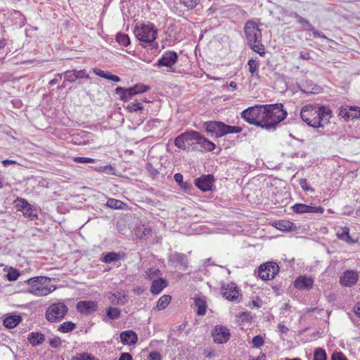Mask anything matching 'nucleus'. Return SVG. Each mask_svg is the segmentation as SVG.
I'll use <instances>...</instances> for the list:
<instances>
[{
  "mask_svg": "<svg viewBox=\"0 0 360 360\" xmlns=\"http://www.w3.org/2000/svg\"><path fill=\"white\" fill-rule=\"evenodd\" d=\"M332 116L331 110L326 106L307 105L300 110L302 120L314 128L323 127Z\"/></svg>",
  "mask_w": 360,
  "mask_h": 360,
  "instance_id": "f257e3e1",
  "label": "nucleus"
},
{
  "mask_svg": "<svg viewBox=\"0 0 360 360\" xmlns=\"http://www.w3.org/2000/svg\"><path fill=\"white\" fill-rule=\"evenodd\" d=\"M248 44L250 49L263 56L265 54L264 46L262 44V31L256 22L249 20L244 27Z\"/></svg>",
  "mask_w": 360,
  "mask_h": 360,
  "instance_id": "f03ea898",
  "label": "nucleus"
},
{
  "mask_svg": "<svg viewBox=\"0 0 360 360\" xmlns=\"http://www.w3.org/2000/svg\"><path fill=\"white\" fill-rule=\"evenodd\" d=\"M51 278L47 276H36L27 280L28 292L37 296H46L53 292L56 287L51 285Z\"/></svg>",
  "mask_w": 360,
  "mask_h": 360,
  "instance_id": "7ed1b4c3",
  "label": "nucleus"
},
{
  "mask_svg": "<svg viewBox=\"0 0 360 360\" xmlns=\"http://www.w3.org/2000/svg\"><path fill=\"white\" fill-rule=\"evenodd\" d=\"M264 108L266 115L264 118L265 129H274L287 116V112L283 110V105L281 103L264 105Z\"/></svg>",
  "mask_w": 360,
  "mask_h": 360,
  "instance_id": "20e7f679",
  "label": "nucleus"
},
{
  "mask_svg": "<svg viewBox=\"0 0 360 360\" xmlns=\"http://www.w3.org/2000/svg\"><path fill=\"white\" fill-rule=\"evenodd\" d=\"M265 113L264 105H259L243 110L241 112V117L251 124L265 128L264 118L266 116Z\"/></svg>",
  "mask_w": 360,
  "mask_h": 360,
  "instance_id": "39448f33",
  "label": "nucleus"
},
{
  "mask_svg": "<svg viewBox=\"0 0 360 360\" xmlns=\"http://www.w3.org/2000/svg\"><path fill=\"white\" fill-rule=\"evenodd\" d=\"M205 126L206 131L217 138L221 137L227 134H238L242 131L240 127L231 126L217 121L205 122Z\"/></svg>",
  "mask_w": 360,
  "mask_h": 360,
  "instance_id": "423d86ee",
  "label": "nucleus"
},
{
  "mask_svg": "<svg viewBox=\"0 0 360 360\" xmlns=\"http://www.w3.org/2000/svg\"><path fill=\"white\" fill-rule=\"evenodd\" d=\"M199 134L195 131L183 133L175 139V146L184 150L198 149L197 144L199 140Z\"/></svg>",
  "mask_w": 360,
  "mask_h": 360,
  "instance_id": "0eeeda50",
  "label": "nucleus"
},
{
  "mask_svg": "<svg viewBox=\"0 0 360 360\" xmlns=\"http://www.w3.org/2000/svg\"><path fill=\"white\" fill-rule=\"evenodd\" d=\"M158 30L151 24H142L134 27V33L136 39L146 44H151L157 37Z\"/></svg>",
  "mask_w": 360,
  "mask_h": 360,
  "instance_id": "6e6552de",
  "label": "nucleus"
},
{
  "mask_svg": "<svg viewBox=\"0 0 360 360\" xmlns=\"http://www.w3.org/2000/svg\"><path fill=\"white\" fill-rule=\"evenodd\" d=\"M68 311L67 305L58 302L51 304L46 310L45 317L51 323L59 322L66 315Z\"/></svg>",
  "mask_w": 360,
  "mask_h": 360,
  "instance_id": "1a4fd4ad",
  "label": "nucleus"
},
{
  "mask_svg": "<svg viewBox=\"0 0 360 360\" xmlns=\"http://www.w3.org/2000/svg\"><path fill=\"white\" fill-rule=\"evenodd\" d=\"M148 89L149 87L148 86L143 84H138L128 89L118 86L115 89V93L120 96L122 101H127L134 96L146 92Z\"/></svg>",
  "mask_w": 360,
  "mask_h": 360,
  "instance_id": "9d476101",
  "label": "nucleus"
},
{
  "mask_svg": "<svg viewBox=\"0 0 360 360\" xmlns=\"http://www.w3.org/2000/svg\"><path fill=\"white\" fill-rule=\"evenodd\" d=\"M279 271L278 265L274 262L261 264L258 269V275L264 281L273 279Z\"/></svg>",
  "mask_w": 360,
  "mask_h": 360,
  "instance_id": "9b49d317",
  "label": "nucleus"
},
{
  "mask_svg": "<svg viewBox=\"0 0 360 360\" xmlns=\"http://www.w3.org/2000/svg\"><path fill=\"white\" fill-rule=\"evenodd\" d=\"M17 202V210L22 212L25 217L30 220L37 219V211L34 206L31 205L26 200L22 198H18Z\"/></svg>",
  "mask_w": 360,
  "mask_h": 360,
  "instance_id": "f8f14e48",
  "label": "nucleus"
},
{
  "mask_svg": "<svg viewBox=\"0 0 360 360\" xmlns=\"http://www.w3.org/2000/svg\"><path fill=\"white\" fill-rule=\"evenodd\" d=\"M213 340L217 344L227 342L231 337L230 330L226 326H216L212 331Z\"/></svg>",
  "mask_w": 360,
  "mask_h": 360,
  "instance_id": "ddd939ff",
  "label": "nucleus"
},
{
  "mask_svg": "<svg viewBox=\"0 0 360 360\" xmlns=\"http://www.w3.org/2000/svg\"><path fill=\"white\" fill-rule=\"evenodd\" d=\"M214 177L212 174L202 175L195 179V185L200 191L207 192L212 191Z\"/></svg>",
  "mask_w": 360,
  "mask_h": 360,
  "instance_id": "4468645a",
  "label": "nucleus"
},
{
  "mask_svg": "<svg viewBox=\"0 0 360 360\" xmlns=\"http://www.w3.org/2000/svg\"><path fill=\"white\" fill-rule=\"evenodd\" d=\"M178 59V55L174 51H166L158 59L156 65L158 67H167L172 69Z\"/></svg>",
  "mask_w": 360,
  "mask_h": 360,
  "instance_id": "2eb2a0df",
  "label": "nucleus"
},
{
  "mask_svg": "<svg viewBox=\"0 0 360 360\" xmlns=\"http://www.w3.org/2000/svg\"><path fill=\"white\" fill-rule=\"evenodd\" d=\"M293 212L296 214H304V213H319L322 214L324 212V208L321 206H311L302 203H296L291 207Z\"/></svg>",
  "mask_w": 360,
  "mask_h": 360,
  "instance_id": "dca6fc26",
  "label": "nucleus"
},
{
  "mask_svg": "<svg viewBox=\"0 0 360 360\" xmlns=\"http://www.w3.org/2000/svg\"><path fill=\"white\" fill-rule=\"evenodd\" d=\"M359 273L354 270L345 271L340 279V283L345 287H352L359 281Z\"/></svg>",
  "mask_w": 360,
  "mask_h": 360,
  "instance_id": "f3484780",
  "label": "nucleus"
},
{
  "mask_svg": "<svg viewBox=\"0 0 360 360\" xmlns=\"http://www.w3.org/2000/svg\"><path fill=\"white\" fill-rule=\"evenodd\" d=\"M223 297L229 301L236 300L238 296L239 290L235 283L231 282L227 284H223L221 288Z\"/></svg>",
  "mask_w": 360,
  "mask_h": 360,
  "instance_id": "a211bd4d",
  "label": "nucleus"
},
{
  "mask_svg": "<svg viewBox=\"0 0 360 360\" xmlns=\"http://www.w3.org/2000/svg\"><path fill=\"white\" fill-rule=\"evenodd\" d=\"M77 310L84 315H89L98 309L97 303L94 301H79L76 305Z\"/></svg>",
  "mask_w": 360,
  "mask_h": 360,
  "instance_id": "6ab92c4d",
  "label": "nucleus"
},
{
  "mask_svg": "<svg viewBox=\"0 0 360 360\" xmlns=\"http://www.w3.org/2000/svg\"><path fill=\"white\" fill-rule=\"evenodd\" d=\"M120 337L122 343L124 345H134L138 341V336L136 333L131 330L122 332Z\"/></svg>",
  "mask_w": 360,
  "mask_h": 360,
  "instance_id": "aec40b11",
  "label": "nucleus"
},
{
  "mask_svg": "<svg viewBox=\"0 0 360 360\" xmlns=\"http://www.w3.org/2000/svg\"><path fill=\"white\" fill-rule=\"evenodd\" d=\"M91 138V133L82 131L79 133L74 134L71 137L70 142L75 145H86L89 142Z\"/></svg>",
  "mask_w": 360,
  "mask_h": 360,
  "instance_id": "412c9836",
  "label": "nucleus"
},
{
  "mask_svg": "<svg viewBox=\"0 0 360 360\" xmlns=\"http://www.w3.org/2000/svg\"><path fill=\"white\" fill-rule=\"evenodd\" d=\"M314 281L310 277L300 276L295 281V287L300 290H309L312 288Z\"/></svg>",
  "mask_w": 360,
  "mask_h": 360,
  "instance_id": "4be33fe9",
  "label": "nucleus"
},
{
  "mask_svg": "<svg viewBox=\"0 0 360 360\" xmlns=\"http://www.w3.org/2000/svg\"><path fill=\"white\" fill-rule=\"evenodd\" d=\"M125 254L124 252H108L105 254H103V257L101 259V261L105 264H110L113 262L120 261L124 259Z\"/></svg>",
  "mask_w": 360,
  "mask_h": 360,
  "instance_id": "5701e85b",
  "label": "nucleus"
},
{
  "mask_svg": "<svg viewBox=\"0 0 360 360\" xmlns=\"http://www.w3.org/2000/svg\"><path fill=\"white\" fill-rule=\"evenodd\" d=\"M169 261L176 263L184 268H187L188 265L187 256L183 253L175 252L169 257Z\"/></svg>",
  "mask_w": 360,
  "mask_h": 360,
  "instance_id": "b1692460",
  "label": "nucleus"
},
{
  "mask_svg": "<svg viewBox=\"0 0 360 360\" xmlns=\"http://www.w3.org/2000/svg\"><path fill=\"white\" fill-rule=\"evenodd\" d=\"M197 147L198 150H205V151H212L213 150L216 146L215 144L205 139L204 136H201L199 134V139H198Z\"/></svg>",
  "mask_w": 360,
  "mask_h": 360,
  "instance_id": "393cba45",
  "label": "nucleus"
},
{
  "mask_svg": "<svg viewBox=\"0 0 360 360\" xmlns=\"http://www.w3.org/2000/svg\"><path fill=\"white\" fill-rule=\"evenodd\" d=\"M167 285V281L163 278H158L154 279L152 281V285L150 286V292L153 295H158L161 292V291L166 288Z\"/></svg>",
  "mask_w": 360,
  "mask_h": 360,
  "instance_id": "a878e982",
  "label": "nucleus"
},
{
  "mask_svg": "<svg viewBox=\"0 0 360 360\" xmlns=\"http://www.w3.org/2000/svg\"><path fill=\"white\" fill-rule=\"evenodd\" d=\"M22 320V319L20 315H9L4 319L3 324L6 328L11 329L16 327Z\"/></svg>",
  "mask_w": 360,
  "mask_h": 360,
  "instance_id": "bb28decb",
  "label": "nucleus"
},
{
  "mask_svg": "<svg viewBox=\"0 0 360 360\" xmlns=\"http://www.w3.org/2000/svg\"><path fill=\"white\" fill-rule=\"evenodd\" d=\"M27 339L32 346H38L44 342L45 336L41 333L32 332L29 334Z\"/></svg>",
  "mask_w": 360,
  "mask_h": 360,
  "instance_id": "cd10ccee",
  "label": "nucleus"
},
{
  "mask_svg": "<svg viewBox=\"0 0 360 360\" xmlns=\"http://www.w3.org/2000/svg\"><path fill=\"white\" fill-rule=\"evenodd\" d=\"M134 234L139 239H146L151 235V229L147 226L141 225L134 230Z\"/></svg>",
  "mask_w": 360,
  "mask_h": 360,
  "instance_id": "c85d7f7f",
  "label": "nucleus"
},
{
  "mask_svg": "<svg viewBox=\"0 0 360 360\" xmlns=\"http://www.w3.org/2000/svg\"><path fill=\"white\" fill-rule=\"evenodd\" d=\"M194 304L198 307L197 314L203 316L206 313L207 304L204 297H198L194 299Z\"/></svg>",
  "mask_w": 360,
  "mask_h": 360,
  "instance_id": "c756f323",
  "label": "nucleus"
},
{
  "mask_svg": "<svg viewBox=\"0 0 360 360\" xmlns=\"http://www.w3.org/2000/svg\"><path fill=\"white\" fill-rule=\"evenodd\" d=\"M293 226V223L288 220H280L275 221V227L283 231H291Z\"/></svg>",
  "mask_w": 360,
  "mask_h": 360,
  "instance_id": "7c9ffc66",
  "label": "nucleus"
},
{
  "mask_svg": "<svg viewBox=\"0 0 360 360\" xmlns=\"http://www.w3.org/2000/svg\"><path fill=\"white\" fill-rule=\"evenodd\" d=\"M337 236L340 240L345 241L347 243L352 244L355 243V240L352 239L349 235V229L345 227L341 231L337 233Z\"/></svg>",
  "mask_w": 360,
  "mask_h": 360,
  "instance_id": "2f4dec72",
  "label": "nucleus"
},
{
  "mask_svg": "<svg viewBox=\"0 0 360 360\" xmlns=\"http://www.w3.org/2000/svg\"><path fill=\"white\" fill-rule=\"evenodd\" d=\"M112 303L114 304L124 305L127 299L122 292H117L112 296Z\"/></svg>",
  "mask_w": 360,
  "mask_h": 360,
  "instance_id": "473e14b6",
  "label": "nucleus"
},
{
  "mask_svg": "<svg viewBox=\"0 0 360 360\" xmlns=\"http://www.w3.org/2000/svg\"><path fill=\"white\" fill-rule=\"evenodd\" d=\"M172 297L168 295H164L160 297L157 302L156 308L160 311L165 309L170 303Z\"/></svg>",
  "mask_w": 360,
  "mask_h": 360,
  "instance_id": "72a5a7b5",
  "label": "nucleus"
},
{
  "mask_svg": "<svg viewBox=\"0 0 360 360\" xmlns=\"http://www.w3.org/2000/svg\"><path fill=\"white\" fill-rule=\"evenodd\" d=\"M2 164L4 167H8L11 165H18L19 166L24 167L26 168L29 167V162L27 161L26 159H21L20 162H18L12 159H4L2 161Z\"/></svg>",
  "mask_w": 360,
  "mask_h": 360,
  "instance_id": "f704fd0d",
  "label": "nucleus"
},
{
  "mask_svg": "<svg viewBox=\"0 0 360 360\" xmlns=\"http://www.w3.org/2000/svg\"><path fill=\"white\" fill-rule=\"evenodd\" d=\"M106 316L111 320H116L121 316V311L118 308L110 307L106 309Z\"/></svg>",
  "mask_w": 360,
  "mask_h": 360,
  "instance_id": "c9c22d12",
  "label": "nucleus"
},
{
  "mask_svg": "<svg viewBox=\"0 0 360 360\" xmlns=\"http://www.w3.org/2000/svg\"><path fill=\"white\" fill-rule=\"evenodd\" d=\"M290 16L295 17L297 19V22H299L300 25H302V26L303 27L306 28L307 30L312 29V25L307 20L302 18V16L298 15L297 13H295V12L290 13Z\"/></svg>",
  "mask_w": 360,
  "mask_h": 360,
  "instance_id": "e433bc0d",
  "label": "nucleus"
},
{
  "mask_svg": "<svg viewBox=\"0 0 360 360\" xmlns=\"http://www.w3.org/2000/svg\"><path fill=\"white\" fill-rule=\"evenodd\" d=\"M75 328V323L72 321H66L60 325L58 330L61 333H66L72 331Z\"/></svg>",
  "mask_w": 360,
  "mask_h": 360,
  "instance_id": "4c0bfd02",
  "label": "nucleus"
},
{
  "mask_svg": "<svg viewBox=\"0 0 360 360\" xmlns=\"http://www.w3.org/2000/svg\"><path fill=\"white\" fill-rule=\"evenodd\" d=\"M124 205L123 202L115 198H109L106 202L107 207L116 210L122 209Z\"/></svg>",
  "mask_w": 360,
  "mask_h": 360,
  "instance_id": "58836bf2",
  "label": "nucleus"
},
{
  "mask_svg": "<svg viewBox=\"0 0 360 360\" xmlns=\"http://www.w3.org/2000/svg\"><path fill=\"white\" fill-rule=\"evenodd\" d=\"M248 65L249 66V71L250 72L252 76L255 75H258L259 70V62L255 59H250L248 60Z\"/></svg>",
  "mask_w": 360,
  "mask_h": 360,
  "instance_id": "ea45409f",
  "label": "nucleus"
},
{
  "mask_svg": "<svg viewBox=\"0 0 360 360\" xmlns=\"http://www.w3.org/2000/svg\"><path fill=\"white\" fill-rule=\"evenodd\" d=\"M117 41L122 46H127L130 44V39L127 34L118 33L116 36Z\"/></svg>",
  "mask_w": 360,
  "mask_h": 360,
  "instance_id": "a19ab883",
  "label": "nucleus"
},
{
  "mask_svg": "<svg viewBox=\"0 0 360 360\" xmlns=\"http://www.w3.org/2000/svg\"><path fill=\"white\" fill-rule=\"evenodd\" d=\"M327 354L326 351L321 348H316L314 352V360H326Z\"/></svg>",
  "mask_w": 360,
  "mask_h": 360,
  "instance_id": "79ce46f5",
  "label": "nucleus"
},
{
  "mask_svg": "<svg viewBox=\"0 0 360 360\" xmlns=\"http://www.w3.org/2000/svg\"><path fill=\"white\" fill-rule=\"evenodd\" d=\"M146 276L150 281L158 279V276L160 274V271L157 268H150L146 271Z\"/></svg>",
  "mask_w": 360,
  "mask_h": 360,
  "instance_id": "37998d69",
  "label": "nucleus"
},
{
  "mask_svg": "<svg viewBox=\"0 0 360 360\" xmlns=\"http://www.w3.org/2000/svg\"><path fill=\"white\" fill-rule=\"evenodd\" d=\"M64 75L65 81L72 83L76 81V72L75 70H67L64 73H62Z\"/></svg>",
  "mask_w": 360,
  "mask_h": 360,
  "instance_id": "c03bdc74",
  "label": "nucleus"
},
{
  "mask_svg": "<svg viewBox=\"0 0 360 360\" xmlns=\"http://www.w3.org/2000/svg\"><path fill=\"white\" fill-rule=\"evenodd\" d=\"M19 276L20 273L18 270L11 268L6 275V277L8 281H14L18 278Z\"/></svg>",
  "mask_w": 360,
  "mask_h": 360,
  "instance_id": "a18cd8bd",
  "label": "nucleus"
},
{
  "mask_svg": "<svg viewBox=\"0 0 360 360\" xmlns=\"http://www.w3.org/2000/svg\"><path fill=\"white\" fill-rule=\"evenodd\" d=\"M350 111H353L352 106L342 107L340 110L339 115L345 120H349V115H350Z\"/></svg>",
  "mask_w": 360,
  "mask_h": 360,
  "instance_id": "49530a36",
  "label": "nucleus"
},
{
  "mask_svg": "<svg viewBox=\"0 0 360 360\" xmlns=\"http://www.w3.org/2000/svg\"><path fill=\"white\" fill-rule=\"evenodd\" d=\"M252 343L254 347L259 348L264 345V338L261 335H255L252 338Z\"/></svg>",
  "mask_w": 360,
  "mask_h": 360,
  "instance_id": "de8ad7c7",
  "label": "nucleus"
},
{
  "mask_svg": "<svg viewBox=\"0 0 360 360\" xmlns=\"http://www.w3.org/2000/svg\"><path fill=\"white\" fill-rule=\"evenodd\" d=\"M95 170L98 172H103L108 174H115V169L110 165L96 167Z\"/></svg>",
  "mask_w": 360,
  "mask_h": 360,
  "instance_id": "09e8293b",
  "label": "nucleus"
},
{
  "mask_svg": "<svg viewBox=\"0 0 360 360\" xmlns=\"http://www.w3.org/2000/svg\"><path fill=\"white\" fill-rule=\"evenodd\" d=\"M72 360H96V358L88 353L84 352L73 356Z\"/></svg>",
  "mask_w": 360,
  "mask_h": 360,
  "instance_id": "8fccbe9b",
  "label": "nucleus"
},
{
  "mask_svg": "<svg viewBox=\"0 0 360 360\" xmlns=\"http://www.w3.org/2000/svg\"><path fill=\"white\" fill-rule=\"evenodd\" d=\"M199 1L200 0H180V2L188 9L195 8Z\"/></svg>",
  "mask_w": 360,
  "mask_h": 360,
  "instance_id": "3c124183",
  "label": "nucleus"
},
{
  "mask_svg": "<svg viewBox=\"0 0 360 360\" xmlns=\"http://www.w3.org/2000/svg\"><path fill=\"white\" fill-rule=\"evenodd\" d=\"M299 184L304 191H311V193L314 192V189L309 186L307 179H301L299 181Z\"/></svg>",
  "mask_w": 360,
  "mask_h": 360,
  "instance_id": "603ef678",
  "label": "nucleus"
},
{
  "mask_svg": "<svg viewBox=\"0 0 360 360\" xmlns=\"http://www.w3.org/2000/svg\"><path fill=\"white\" fill-rule=\"evenodd\" d=\"M127 109L130 112H136L143 109V105L139 102H133L128 105Z\"/></svg>",
  "mask_w": 360,
  "mask_h": 360,
  "instance_id": "864d4df0",
  "label": "nucleus"
},
{
  "mask_svg": "<svg viewBox=\"0 0 360 360\" xmlns=\"http://www.w3.org/2000/svg\"><path fill=\"white\" fill-rule=\"evenodd\" d=\"M352 110L350 111V115H349V120H354L360 118V108L352 107Z\"/></svg>",
  "mask_w": 360,
  "mask_h": 360,
  "instance_id": "5fc2aeb1",
  "label": "nucleus"
},
{
  "mask_svg": "<svg viewBox=\"0 0 360 360\" xmlns=\"http://www.w3.org/2000/svg\"><path fill=\"white\" fill-rule=\"evenodd\" d=\"M146 168L148 172L153 176H155L159 174L158 169L153 167L152 163H147Z\"/></svg>",
  "mask_w": 360,
  "mask_h": 360,
  "instance_id": "6e6d98bb",
  "label": "nucleus"
},
{
  "mask_svg": "<svg viewBox=\"0 0 360 360\" xmlns=\"http://www.w3.org/2000/svg\"><path fill=\"white\" fill-rule=\"evenodd\" d=\"M148 360H162V356L158 352L153 351L148 354Z\"/></svg>",
  "mask_w": 360,
  "mask_h": 360,
  "instance_id": "4d7b16f0",
  "label": "nucleus"
},
{
  "mask_svg": "<svg viewBox=\"0 0 360 360\" xmlns=\"http://www.w3.org/2000/svg\"><path fill=\"white\" fill-rule=\"evenodd\" d=\"M267 161L263 162V165H265L267 169H278L279 165L281 163L275 164L273 162L270 161V159H266Z\"/></svg>",
  "mask_w": 360,
  "mask_h": 360,
  "instance_id": "13d9d810",
  "label": "nucleus"
},
{
  "mask_svg": "<svg viewBox=\"0 0 360 360\" xmlns=\"http://www.w3.org/2000/svg\"><path fill=\"white\" fill-rule=\"evenodd\" d=\"M62 343V341L60 338L56 337L54 338H52L49 340V345L51 347L57 348Z\"/></svg>",
  "mask_w": 360,
  "mask_h": 360,
  "instance_id": "bf43d9fd",
  "label": "nucleus"
},
{
  "mask_svg": "<svg viewBox=\"0 0 360 360\" xmlns=\"http://www.w3.org/2000/svg\"><path fill=\"white\" fill-rule=\"evenodd\" d=\"M75 72H76V77L77 79H79V78H89V75L86 72L85 70H75Z\"/></svg>",
  "mask_w": 360,
  "mask_h": 360,
  "instance_id": "052dcab7",
  "label": "nucleus"
},
{
  "mask_svg": "<svg viewBox=\"0 0 360 360\" xmlns=\"http://www.w3.org/2000/svg\"><path fill=\"white\" fill-rule=\"evenodd\" d=\"M331 359L332 360H347L342 352H334Z\"/></svg>",
  "mask_w": 360,
  "mask_h": 360,
  "instance_id": "680f3d73",
  "label": "nucleus"
},
{
  "mask_svg": "<svg viewBox=\"0 0 360 360\" xmlns=\"http://www.w3.org/2000/svg\"><path fill=\"white\" fill-rule=\"evenodd\" d=\"M174 179L176 183H178L179 185L184 184L183 175L180 173L175 174L174 176Z\"/></svg>",
  "mask_w": 360,
  "mask_h": 360,
  "instance_id": "e2e57ef3",
  "label": "nucleus"
},
{
  "mask_svg": "<svg viewBox=\"0 0 360 360\" xmlns=\"http://www.w3.org/2000/svg\"><path fill=\"white\" fill-rule=\"evenodd\" d=\"M119 360H133V359L129 353L124 352L121 354Z\"/></svg>",
  "mask_w": 360,
  "mask_h": 360,
  "instance_id": "0e129e2a",
  "label": "nucleus"
},
{
  "mask_svg": "<svg viewBox=\"0 0 360 360\" xmlns=\"http://www.w3.org/2000/svg\"><path fill=\"white\" fill-rule=\"evenodd\" d=\"M300 58L306 60H309L311 59L310 53L308 51H301L300 53Z\"/></svg>",
  "mask_w": 360,
  "mask_h": 360,
  "instance_id": "69168bd1",
  "label": "nucleus"
},
{
  "mask_svg": "<svg viewBox=\"0 0 360 360\" xmlns=\"http://www.w3.org/2000/svg\"><path fill=\"white\" fill-rule=\"evenodd\" d=\"M261 300L260 299H257V300H252L249 306L250 307H256V308H259L261 307Z\"/></svg>",
  "mask_w": 360,
  "mask_h": 360,
  "instance_id": "338daca9",
  "label": "nucleus"
},
{
  "mask_svg": "<svg viewBox=\"0 0 360 360\" xmlns=\"http://www.w3.org/2000/svg\"><path fill=\"white\" fill-rule=\"evenodd\" d=\"M266 354L263 352H261L257 357L249 356V360H266Z\"/></svg>",
  "mask_w": 360,
  "mask_h": 360,
  "instance_id": "774afa93",
  "label": "nucleus"
}]
</instances>
